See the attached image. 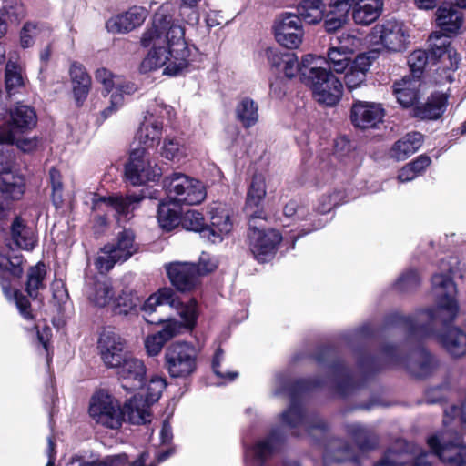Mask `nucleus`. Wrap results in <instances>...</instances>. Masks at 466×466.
Here are the masks:
<instances>
[{"label":"nucleus","mask_w":466,"mask_h":466,"mask_svg":"<svg viewBox=\"0 0 466 466\" xmlns=\"http://www.w3.org/2000/svg\"><path fill=\"white\" fill-rule=\"evenodd\" d=\"M172 9L171 4H163L141 36V46L149 49L140 65L143 73L163 68L164 75L176 76L189 65L191 50L184 27L173 21Z\"/></svg>","instance_id":"nucleus-1"},{"label":"nucleus","mask_w":466,"mask_h":466,"mask_svg":"<svg viewBox=\"0 0 466 466\" xmlns=\"http://www.w3.org/2000/svg\"><path fill=\"white\" fill-rule=\"evenodd\" d=\"M432 291L436 307L421 310L415 317L396 315L397 323L411 334L428 335L429 325L447 324L453 321L459 312L456 300L457 289L450 273L435 274L432 279Z\"/></svg>","instance_id":"nucleus-2"},{"label":"nucleus","mask_w":466,"mask_h":466,"mask_svg":"<svg viewBox=\"0 0 466 466\" xmlns=\"http://www.w3.org/2000/svg\"><path fill=\"white\" fill-rule=\"evenodd\" d=\"M320 61L321 57L310 54L303 56L301 81L311 89L319 103L334 106L342 96L343 86L330 71L319 66Z\"/></svg>","instance_id":"nucleus-3"},{"label":"nucleus","mask_w":466,"mask_h":466,"mask_svg":"<svg viewBox=\"0 0 466 466\" xmlns=\"http://www.w3.org/2000/svg\"><path fill=\"white\" fill-rule=\"evenodd\" d=\"M95 78L102 86L103 96H108V106L101 110L98 116V121L104 122L124 106L125 97L136 93L137 87L135 83L113 74L105 67L96 71Z\"/></svg>","instance_id":"nucleus-4"},{"label":"nucleus","mask_w":466,"mask_h":466,"mask_svg":"<svg viewBox=\"0 0 466 466\" xmlns=\"http://www.w3.org/2000/svg\"><path fill=\"white\" fill-rule=\"evenodd\" d=\"M428 445L433 454H419L411 466H430L429 456H437L447 466H465L466 449L461 445L462 439L450 431L432 435L428 439Z\"/></svg>","instance_id":"nucleus-5"},{"label":"nucleus","mask_w":466,"mask_h":466,"mask_svg":"<svg viewBox=\"0 0 466 466\" xmlns=\"http://www.w3.org/2000/svg\"><path fill=\"white\" fill-rule=\"evenodd\" d=\"M166 304L175 309L180 318L186 319L187 326H192L196 323L198 318L196 300L191 299L187 303H183L170 288L159 289L145 300L141 308L144 312L145 320L150 324L163 322V318H157L152 315L157 311V307Z\"/></svg>","instance_id":"nucleus-6"},{"label":"nucleus","mask_w":466,"mask_h":466,"mask_svg":"<svg viewBox=\"0 0 466 466\" xmlns=\"http://www.w3.org/2000/svg\"><path fill=\"white\" fill-rule=\"evenodd\" d=\"M168 198L176 203L200 204L207 197L204 184L183 173H173L163 180Z\"/></svg>","instance_id":"nucleus-7"},{"label":"nucleus","mask_w":466,"mask_h":466,"mask_svg":"<svg viewBox=\"0 0 466 466\" xmlns=\"http://www.w3.org/2000/svg\"><path fill=\"white\" fill-rule=\"evenodd\" d=\"M162 175L157 165L146 147L132 148L125 167V177L133 186H141L149 181L157 180Z\"/></svg>","instance_id":"nucleus-8"},{"label":"nucleus","mask_w":466,"mask_h":466,"mask_svg":"<svg viewBox=\"0 0 466 466\" xmlns=\"http://www.w3.org/2000/svg\"><path fill=\"white\" fill-rule=\"evenodd\" d=\"M198 350L190 343L177 341L165 352V367L172 378H187L197 369Z\"/></svg>","instance_id":"nucleus-9"},{"label":"nucleus","mask_w":466,"mask_h":466,"mask_svg":"<svg viewBox=\"0 0 466 466\" xmlns=\"http://www.w3.org/2000/svg\"><path fill=\"white\" fill-rule=\"evenodd\" d=\"M367 37L369 43L374 46H382L391 52H400L407 47L410 35L401 22L387 20L373 26Z\"/></svg>","instance_id":"nucleus-10"},{"label":"nucleus","mask_w":466,"mask_h":466,"mask_svg":"<svg viewBox=\"0 0 466 466\" xmlns=\"http://www.w3.org/2000/svg\"><path fill=\"white\" fill-rule=\"evenodd\" d=\"M89 414L96 423L109 429H118L123 422V411L118 400L104 390L92 397Z\"/></svg>","instance_id":"nucleus-11"},{"label":"nucleus","mask_w":466,"mask_h":466,"mask_svg":"<svg viewBox=\"0 0 466 466\" xmlns=\"http://www.w3.org/2000/svg\"><path fill=\"white\" fill-rule=\"evenodd\" d=\"M37 117L33 107L16 105L10 111V120L0 127V144L13 143L18 134L32 130L36 125Z\"/></svg>","instance_id":"nucleus-12"},{"label":"nucleus","mask_w":466,"mask_h":466,"mask_svg":"<svg viewBox=\"0 0 466 466\" xmlns=\"http://www.w3.org/2000/svg\"><path fill=\"white\" fill-rule=\"evenodd\" d=\"M248 238L251 253L262 263L274 257L277 247L282 240V236L278 230L260 229L255 227L249 228Z\"/></svg>","instance_id":"nucleus-13"},{"label":"nucleus","mask_w":466,"mask_h":466,"mask_svg":"<svg viewBox=\"0 0 466 466\" xmlns=\"http://www.w3.org/2000/svg\"><path fill=\"white\" fill-rule=\"evenodd\" d=\"M140 195H128L126 198L121 196L102 197L93 194L91 198L92 209L94 211H114L116 217L127 219L137 205L144 198Z\"/></svg>","instance_id":"nucleus-14"},{"label":"nucleus","mask_w":466,"mask_h":466,"mask_svg":"<svg viewBox=\"0 0 466 466\" xmlns=\"http://www.w3.org/2000/svg\"><path fill=\"white\" fill-rule=\"evenodd\" d=\"M98 350L104 364L107 368H116L130 353L126 340L114 331H104L98 340Z\"/></svg>","instance_id":"nucleus-15"},{"label":"nucleus","mask_w":466,"mask_h":466,"mask_svg":"<svg viewBox=\"0 0 466 466\" xmlns=\"http://www.w3.org/2000/svg\"><path fill=\"white\" fill-rule=\"evenodd\" d=\"M275 37L281 46L293 49L302 43L303 29L298 15L291 13L282 14L275 21Z\"/></svg>","instance_id":"nucleus-16"},{"label":"nucleus","mask_w":466,"mask_h":466,"mask_svg":"<svg viewBox=\"0 0 466 466\" xmlns=\"http://www.w3.org/2000/svg\"><path fill=\"white\" fill-rule=\"evenodd\" d=\"M209 215L210 225L202 230V238L214 244L220 243L233 228L230 212L225 205L218 203L210 207Z\"/></svg>","instance_id":"nucleus-17"},{"label":"nucleus","mask_w":466,"mask_h":466,"mask_svg":"<svg viewBox=\"0 0 466 466\" xmlns=\"http://www.w3.org/2000/svg\"><path fill=\"white\" fill-rule=\"evenodd\" d=\"M116 375L123 389L134 391L141 389L146 379V366L142 360L130 354L116 366Z\"/></svg>","instance_id":"nucleus-18"},{"label":"nucleus","mask_w":466,"mask_h":466,"mask_svg":"<svg viewBox=\"0 0 466 466\" xmlns=\"http://www.w3.org/2000/svg\"><path fill=\"white\" fill-rule=\"evenodd\" d=\"M165 268L172 285L180 291H190L198 284L196 264L175 261Z\"/></svg>","instance_id":"nucleus-19"},{"label":"nucleus","mask_w":466,"mask_h":466,"mask_svg":"<svg viewBox=\"0 0 466 466\" xmlns=\"http://www.w3.org/2000/svg\"><path fill=\"white\" fill-rule=\"evenodd\" d=\"M281 421L290 429L301 426L312 436L315 431L323 433L327 429L326 422L320 418H304L301 407L294 400H292L289 408L281 414Z\"/></svg>","instance_id":"nucleus-20"},{"label":"nucleus","mask_w":466,"mask_h":466,"mask_svg":"<svg viewBox=\"0 0 466 466\" xmlns=\"http://www.w3.org/2000/svg\"><path fill=\"white\" fill-rule=\"evenodd\" d=\"M147 16V11L141 6H132L127 12L109 18L106 27L112 34H125L140 26Z\"/></svg>","instance_id":"nucleus-21"},{"label":"nucleus","mask_w":466,"mask_h":466,"mask_svg":"<svg viewBox=\"0 0 466 466\" xmlns=\"http://www.w3.org/2000/svg\"><path fill=\"white\" fill-rule=\"evenodd\" d=\"M351 6V17L356 25L367 26L382 14L383 0H345Z\"/></svg>","instance_id":"nucleus-22"},{"label":"nucleus","mask_w":466,"mask_h":466,"mask_svg":"<svg viewBox=\"0 0 466 466\" xmlns=\"http://www.w3.org/2000/svg\"><path fill=\"white\" fill-rule=\"evenodd\" d=\"M384 109L380 104L372 102H356L351 109L353 124L362 129L374 127L382 121Z\"/></svg>","instance_id":"nucleus-23"},{"label":"nucleus","mask_w":466,"mask_h":466,"mask_svg":"<svg viewBox=\"0 0 466 466\" xmlns=\"http://www.w3.org/2000/svg\"><path fill=\"white\" fill-rule=\"evenodd\" d=\"M162 115L161 111L153 110L148 111L145 116L137 133V138L140 144L145 145L147 147H154L157 145L162 137L163 123L159 120Z\"/></svg>","instance_id":"nucleus-24"},{"label":"nucleus","mask_w":466,"mask_h":466,"mask_svg":"<svg viewBox=\"0 0 466 466\" xmlns=\"http://www.w3.org/2000/svg\"><path fill=\"white\" fill-rule=\"evenodd\" d=\"M73 96L78 106L86 101L91 89V77L83 65L74 62L69 69Z\"/></svg>","instance_id":"nucleus-25"},{"label":"nucleus","mask_w":466,"mask_h":466,"mask_svg":"<svg viewBox=\"0 0 466 466\" xmlns=\"http://www.w3.org/2000/svg\"><path fill=\"white\" fill-rule=\"evenodd\" d=\"M279 441L274 433L266 439L258 441L252 449L246 451L245 462L247 466H262L277 450Z\"/></svg>","instance_id":"nucleus-26"},{"label":"nucleus","mask_w":466,"mask_h":466,"mask_svg":"<svg viewBox=\"0 0 466 466\" xmlns=\"http://www.w3.org/2000/svg\"><path fill=\"white\" fill-rule=\"evenodd\" d=\"M435 16L438 27L446 34H456L464 22V12L451 5L439 7Z\"/></svg>","instance_id":"nucleus-27"},{"label":"nucleus","mask_w":466,"mask_h":466,"mask_svg":"<svg viewBox=\"0 0 466 466\" xmlns=\"http://www.w3.org/2000/svg\"><path fill=\"white\" fill-rule=\"evenodd\" d=\"M370 66V57L364 54L359 55L353 59L344 73V81L350 90L360 87L365 82Z\"/></svg>","instance_id":"nucleus-28"},{"label":"nucleus","mask_w":466,"mask_h":466,"mask_svg":"<svg viewBox=\"0 0 466 466\" xmlns=\"http://www.w3.org/2000/svg\"><path fill=\"white\" fill-rule=\"evenodd\" d=\"M118 262H125L137 251V245L135 243V236L130 230H123L115 240L106 244Z\"/></svg>","instance_id":"nucleus-29"},{"label":"nucleus","mask_w":466,"mask_h":466,"mask_svg":"<svg viewBox=\"0 0 466 466\" xmlns=\"http://www.w3.org/2000/svg\"><path fill=\"white\" fill-rule=\"evenodd\" d=\"M324 466H359L356 457L342 447L339 441L329 444L323 457Z\"/></svg>","instance_id":"nucleus-30"},{"label":"nucleus","mask_w":466,"mask_h":466,"mask_svg":"<svg viewBox=\"0 0 466 466\" xmlns=\"http://www.w3.org/2000/svg\"><path fill=\"white\" fill-rule=\"evenodd\" d=\"M422 135L419 132L409 133L391 147L390 156L398 161L405 160L416 153L422 145Z\"/></svg>","instance_id":"nucleus-31"},{"label":"nucleus","mask_w":466,"mask_h":466,"mask_svg":"<svg viewBox=\"0 0 466 466\" xmlns=\"http://www.w3.org/2000/svg\"><path fill=\"white\" fill-rule=\"evenodd\" d=\"M150 405L144 400L142 396L135 395L132 399L126 401L123 411V417L127 416L133 424H145L150 421L151 413Z\"/></svg>","instance_id":"nucleus-32"},{"label":"nucleus","mask_w":466,"mask_h":466,"mask_svg":"<svg viewBox=\"0 0 466 466\" xmlns=\"http://www.w3.org/2000/svg\"><path fill=\"white\" fill-rule=\"evenodd\" d=\"M11 237L15 244L24 249L32 250L37 243L35 232L20 218H16L11 226Z\"/></svg>","instance_id":"nucleus-33"},{"label":"nucleus","mask_w":466,"mask_h":466,"mask_svg":"<svg viewBox=\"0 0 466 466\" xmlns=\"http://www.w3.org/2000/svg\"><path fill=\"white\" fill-rule=\"evenodd\" d=\"M446 103L447 97L444 94H434L425 104L415 107L414 115L421 119H437L443 114Z\"/></svg>","instance_id":"nucleus-34"},{"label":"nucleus","mask_w":466,"mask_h":466,"mask_svg":"<svg viewBox=\"0 0 466 466\" xmlns=\"http://www.w3.org/2000/svg\"><path fill=\"white\" fill-rule=\"evenodd\" d=\"M326 5L322 0H302L297 6L298 17L309 25L319 23L325 14Z\"/></svg>","instance_id":"nucleus-35"},{"label":"nucleus","mask_w":466,"mask_h":466,"mask_svg":"<svg viewBox=\"0 0 466 466\" xmlns=\"http://www.w3.org/2000/svg\"><path fill=\"white\" fill-rule=\"evenodd\" d=\"M440 340L446 350L455 358L461 357L466 352V335L460 329H449L441 335Z\"/></svg>","instance_id":"nucleus-36"},{"label":"nucleus","mask_w":466,"mask_h":466,"mask_svg":"<svg viewBox=\"0 0 466 466\" xmlns=\"http://www.w3.org/2000/svg\"><path fill=\"white\" fill-rule=\"evenodd\" d=\"M236 117L245 128L255 126L259 117L258 106L250 97H242L235 108Z\"/></svg>","instance_id":"nucleus-37"},{"label":"nucleus","mask_w":466,"mask_h":466,"mask_svg":"<svg viewBox=\"0 0 466 466\" xmlns=\"http://www.w3.org/2000/svg\"><path fill=\"white\" fill-rule=\"evenodd\" d=\"M419 86V81L405 77L400 82L394 84V95L397 101L403 107H409L414 104L418 96L417 88Z\"/></svg>","instance_id":"nucleus-38"},{"label":"nucleus","mask_w":466,"mask_h":466,"mask_svg":"<svg viewBox=\"0 0 466 466\" xmlns=\"http://www.w3.org/2000/svg\"><path fill=\"white\" fill-rule=\"evenodd\" d=\"M88 299L98 307L106 306L114 298V291L109 280L94 281L86 289Z\"/></svg>","instance_id":"nucleus-39"},{"label":"nucleus","mask_w":466,"mask_h":466,"mask_svg":"<svg viewBox=\"0 0 466 466\" xmlns=\"http://www.w3.org/2000/svg\"><path fill=\"white\" fill-rule=\"evenodd\" d=\"M189 150L183 140L177 137L167 136L160 148V155L174 162H179L186 158Z\"/></svg>","instance_id":"nucleus-40"},{"label":"nucleus","mask_w":466,"mask_h":466,"mask_svg":"<svg viewBox=\"0 0 466 466\" xmlns=\"http://www.w3.org/2000/svg\"><path fill=\"white\" fill-rule=\"evenodd\" d=\"M157 220L165 230H171L179 224V209L174 201H162L158 204Z\"/></svg>","instance_id":"nucleus-41"},{"label":"nucleus","mask_w":466,"mask_h":466,"mask_svg":"<svg viewBox=\"0 0 466 466\" xmlns=\"http://www.w3.org/2000/svg\"><path fill=\"white\" fill-rule=\"evenodd\" d=\"M347 431L361 451L373 449L377 445L375 434L360 423L349 424Z\"/></svg>","instance_id":"nucleus-42"},{"label":"nucleus","mask_w":466,"mask_h":466,"mask_svg":"<svg viewBox=\"0 0 466 466\" xmlns=\"http://www.w3.org/2000/svg\"><path fill=\"white\" fill-rule=\"evenodd\" d=\"M1 190L12 199H19L25 193V179L20 176L5 171L1 177Z\"/></svg>","instance_id":"nucleus-43"},{"label":"nucleus","mask_w":466,"mask_h":466,"mask_svg":"<svg viewBox=\"0 0 466 466\" xmlns=\"http://www.w3.org/2000/svg\"><path fill=\"white\" fill-rule=\"evenodd\" d=\"M266 177L262 174L252 177L247 196V209L258 208L266 196Z\"/></svg>","instance_id":"nucleus-44"},{"label":"nucleus","mask_w":466,"mask_h":466,"mask_svg":"<svg viewBox=\"0 0 466 466\" xmlns=\"http://www.w3.org/2000/svg\"><path fill=\"white\" fill-rule=\"evenodd\" d=\"M352 61L353 59H351L350 55L343 52L342 50H339L334 46H330L328 49L326 62L329 70L334 73H345Z\"/></svg>","instance_id":"nucleus-45"},{"label":"nucleus","mask_w":466,"mask_h":466,"mask_svg":"<svg viewBox=\"0 0 466 466\" xmlns=\"http://www.w3.org/2000/svg\"><path fill=\"white\" fill-rule=\"evenodd\" d=\"M5 87L8 94L12 95L24 86L25 76L20 65L14 61H8L5 66Z\"/></svg>","instance_id":"nucleus-46"},{"label":"nucleus","mask_w":466,"mask_h":466,"mask_svg":"<svg viewBox=\"0 0 466 466\" xmlns=\"http://www.w3.org/2000/svg\"><path fill=\"white\" fill-rule=\"evenodd\" d=\"M46 274V270L43 263H38L30 268L26 282V291L30 297L36 298L39 289L45 288L43 281Z\"/></svg>","instance_id":"nucleus-47"},{"label":"nucleus","mask_w":466,"mask_h":466,"mask_svg":"<svg viewBox=\"0 0 466 466\" xmlns=\"http://www.w3.org/2000/svg\"><path fill=\"white\" fill-rule=\"evenodd\" d=\"M449 37L441 31L432 32L428 38L429 52L435 58H442L451 47Z\"/></svg>","instance_id":"nucleus-48"},{"label":"nucleus","mask_w":466,"mask_h":466,"mask_svg":"<svg viewBox=\"0 0 466 466\" xmlns=\"http://www.w3.org/2000/svg\"><path fill=\"white\" fill-rule=\"evenodd\" d=\"M419 362L407 364L410 371L416 377H425L429 375L434 368L435 362L433 357L425 350L419 352Z\"/></svg>","instance_id":"nucleus-49"},{"label":"nucleus","mask_w":466,"mask_h":466,"mask_svg":"<svg viewBox=\"0 0 466 466\" xmlns=\"http://www.w3.org/2000/svg\"><path fill=\"white\" fill-rule=\"evenodd\" d=\"M140 304L141 300L137 294L123 292L116 299V313L127 315L132 311H136Z\"/></svg>","instance_id":"nucleus-50"},{"label":"nucleus","mask_w":466,"mask_h":466,"mask_svg":"<svg viewBox=\"0 0 466 466\" xmlns=\"http://www.w3.org/2000/svg\"><path fill=\"white\" fill-rule=\"evenodd\" d=\"M183 319V323L179 322L178 320L175 319H164L163 322H160L159 324H163L162 329L157 331L161 336L167 340L169 341L174 337L179 335L184 329H193V327L196 325V323L192 326H187V321L185 319Z\"/></svg>","instance_id":"nucleus-51"},{"label":"nucleus","mask_w":466,"mask_h":466,"mask_svg":"<svg viewBox=\"0 0 466 466\" xmlns=\"http://www.w3.org/2000/svg\"><path fill=\"white\" fill-rule=\"evenodd\" d=\"M116 263H119L118 260L106 245L99 249L94 262L96 268L102 274L111 270Z\"/></svg>","instance_id":"nucleus-52"},{"label":"nucleus","mask_w":466,"mask_h":466,"mask_svg":"<svg viewBox=\"0 0 466 466\" xmlns=\"http://www.w3.org/2000/svg\"><path fill=\"white\" fill-rule=\"evenodd\" d=\"M182 227L187 230L199 232L202 235L207 226L201 213L197 210L187 211L181 218Z\"/></svg>","instance_id":"nucleus-53"},{"label":"nucleus","mask_w":466,"mask_h":466,"mask_svg":"<svg viewBox=\"0 0 466 466\" xmlns=\"http://www.w3.org/2000/svg\"><path fill=\"white\" fill-rule=\"evenodd\" d=\"M166 385L167 383L165 379L158 376L152 377L147 385V391L145 395L146 399L144 400L149 405L157 401L166 388Z\"/></svg>","instance_id":"nucleus-54"},{"label":"nucleus","mask_w":466,"mask_h":466,"mask_svg":"<svg viewBox=\"0 0 466 466\" xmlns=\"http://www.w3.org/2000/svg\"><path fill=\"white\" fill-rule=\"evenodd\" d=\"M407 454L405 452H398L389 450L384 455L374 464V466H406Z\"/></svg>","instance_id":"nucleus-55"},{"label":"nucleus","mask_w":466,"mask_h":466,"mask_svg":"<svg viewBox=\"0 0 466 466\" xmlns=\"http://www.w3.org/2000/svg\"><path fill=\"white\" fill-rule=\"evenodd\" d=\"M337 42L338 46L334 47L349 55H351L360 46V39L349 33H342L337 37Z\"/></svg>","instance_id":"nucleus-56"},{"label":"nucleus","mask_w":466,"mask_h":466,"mask_svg":"<svg viewBox=\"0 0 466 466\" xmlns=\"http://www.w3.org/2000/svg\"><path fill=\"white\" fill-rule=\"evenodd\" d=\"M167 342L161 334L156 332L146 337L144 345L149 356H157Z\"/></svg>","instance_id":"nucleus-57"},{"label":"nucleus","mask_w":466,"mask_h":466,"mask_svg":"<svg viewBox=\"0 0 466 466\" xmlns=\"http://www.w3.org/2000/svg\"><path fill=\"white\" fill-rule=\"evenodd\" d=\"M428 55L424 50H415L408 58V64L414 76H419L427 65Z\"/></svg>","instance_id":"nucleus-58"},{"label":"nucleus","mask_w":466,"mask_h":466,"mask_svg":"<svg viewBox=\"0 0 466 466\" xmlns=\"http://www.w3.org/2000/svg\"><path fill=\"white\" fill-rule=\"evenodd\" d=\"M420 279L418 272L410 269L399 278L396 282L397 289L410 290L420 284Z\"/></svg>","instance_id":"nucleus-59"},{"label":"nucleus","mask_w":466,"mask_h":466,"mask_svg":"<svg viewBox=\"0 0 466 466\" xmlns=\"http://www.w3.org/2000/svg\"><path fill=\"white\" fill-rule=\"evenodd\" d=\"M217 259L209 254L202 252L199 257L198 263L196 265L198 279H199L200 276L212 272L217 268Z\"/></svg>","instance_id":"nucleus-60"},{"label":"nucleus","mask_w":466,"mask_h":466,"mask_svg":"<svg viewBox=\"0 0 466 466\" xmlns=\"http://www.w3.org/2000/svg\"><path fill=\"white\" fill-rule=\"evenodd\" d=\"M302 66V61L300 64L298 61V58L293 54H286L283 64V72L285 76L289 78L294 77L298 73L301 76L300 67Z\"/></svg>","instance_id":"nucleus-61"},{"label":"nucleus","mask_w":466,"mask_h":466,"mask_svg":"<svg viewBox=\"0 0 466 466\" xmlns=\"http://www.w3.org/2000/svg\"><path fill=\"white\" fill-rule=\"evenodd\" d=\"M38 26L33 23H25L21 30L20 41L24 48L29 47L34 43V38L38 34Z\"/></svg>","instance_id":"nucleus-62"},{"label":"nucleus","mask_w":466,"mask_h":466,"mask_svg":"<svg viewBox=\"0 0 466 466\" xmlns=\"http://www.w3.org/2000/svg\"><path fill=\"white\" fill-rule=\"evenodd\" d=\"M50 181L53 188V200L55 205L57 207L62 201V182H61V175L58 170L56 168H51L50 172Z\"/></svg>","instance_id":"nucleus-63"},{"label":"nucleus","mask_w":466,"mask_h":466,"mask_svg":"<svg viewBox=\"0 0 466 466\" xmlns=\"http://www.w3.org/2000/svg\"><path fill=\"white\" fill-rule=\"evenodd\" d=\"M4 12L8 16L9 20L14 23H18L25 16V9L24 5L18 2L6 5L4 7Z\"/></svg>","instance_id":"nucleus-64"}]
</instances>
